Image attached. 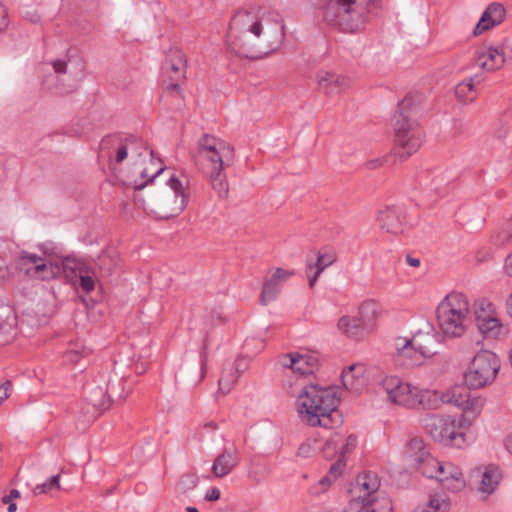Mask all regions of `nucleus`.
I'll return each mask as SVG.
<instances>
[{
    "label": "nucleus",
    "instance_id": "c85d7f7f",
    "mask_svg": "<svg viewBox=\"0 0 512 512\" xmlns=\"http://www.w3.org/2000/svg\"><path fill=\"white\" fill-rule=\"evenodd\" d=\"M364 373L365 367L361 364H353L344 369L341 374L344 387L352 392H360L366 385Z\"/></svg>",
    "mask_w": 512,
    "mask_h": 512
},
{
    "label": "nucleus",
    "instance_id": "c756f323",
    "mask_svg": "<svg viewBox=\"0 0 512 512\" xmlns=\"http://www.w3.org/2000/svg\"><path fill=\"white\" fill-rule=\"evenodd\" d=\"M397 361L402 366H418L424 361L422 355L411 345L408 339H399L396 343Z\"/></svg>",
    "mask_w": 512,
    "mask_h": 512
},
{
    "label": "nucleus",
    "instance_id": "1a4fd4ad",
    "mask_svg": "<svg viewBox=\"0 0 512 512\" xmlns=\"http://www.w3.org/2000/svg\"><path fill=\"white\" fill-rule=\"evenodd\" d=\"M171 191L164 193L155 203H147L136 198V202L143 210L156 218L170 219L180 214L187 205L185 188L178 178L172 176L168 181Z\"/></svg>",
    "mask_w": 512,
    "mask_h": 512
},
{
    "label": "nucleus",
    "instance_id": "a18cd8bd",
    "mask_svg": "<svg viewBox=\"0 0 512 512\" xmlns=\"http://www.w3.org/2000/svg\"><path fill=\"white\" fill-rule=\"evenodd\" d=\"M52 489H60L59 485V475L52 476L49 478L45 483L41 485H37L33 492L35 495L41 494V493H48Z\"/></svg>",
    "mask_w": 512,
    "mask_h": 512
},
{
    "label": "nucleus",
    "instance_id": "a878e982",
    "mask_svg": "<svg viewBox=\"0 0 512 512\" xmlns=\"http://www.w3.org/2000/svg\"><path fill=\"white\" fill-rule=\"evenodd\" d=\"M505 62L504 51L498 47H489L485 51L479 52L476 57L477 65L488 72L502 68Z\"/></svg>",
    "mask_w": 512,
    "mask_h": 512
},
{
    "label": "nucleus",
    "instance_id": "79ce46f5",
    "mask_svg": "<svg viewBox=\"0 0 512 512\" xmlns=\"http://www.w3.org/2000/svg\"><path fill=\"white\" fill-rule=\"evenodd\" d=\"M76 289L85 293H90L95 289V272L88 267L82 275L78 277Z\"/></svg>",
    "mask_w": 512,
    "mask_h": 512
},
{
    "label": "nucleus",
    "instance_id": "338daca9",
    "mask_svg": "<svg viewBox=\"0 0 512 512\" xmlns=\"http://www.w3.org/2000/svg\"><path fill=\"white\" fill-rule=\"evenodd\" d=\"M8 274L7 268L2 263L0 264V279H5Z\"/></svg>",
    "mask_w": 512,
    "mask_h": 512
},
{
    "label": "nucleus",
    "instance_id": "49530a36",
    "mask_svg": "<svg viewBox=\"0 0 512 512\" xmlns=\"http://www.w3.org/2000/svg\"><path fill=\"white\" fill-rule=\"evenodd\" d=\"M88 351L85 347L81 346L78 347V345H75L73 348H70L67 350L64 354V359L66 362L69 363H77L81 356L87 355Z\"/></svg>",
    "mask_w": 512,
    "mask_h": 512
},
{
    "label": "nucleus",
    "instance_id": "f257e3e1",
    "mask_svg": "<svg viewBox=\"0 0 512 512\" xmlns=\"http://www.w3.org/2000/svg\"><path fill=\"white\" fill-rule=\"evenodd\" d=\"M284 34L277 13L269 12L266 16L260 9H239L230 20L226 42L236 54L259 59L274 50Z\"/></svg>",
    "mask_w": 512,
    "mask_h": 512
},
{
    "label": "nucleus",
    "instance_id": "13d9d810",
    "mask_svg": "<svg viewBox=\"0 0 512 512\" xmlns=\"http://www.w3.org/2000/svg\"><path fill=\"white\" fill-rule=\"evenodd\" d=\"M504 271L508 276L512 277V253L505 259Z\"/></svg>",
    "mask_w": 512,
    "mask_h": 512
},
{
    "label": "nucleus",
    "instance_id": "9d476101",
    "mask_svg": "<svg viewBox=\"0 0 512 512\" xmlns=\"http://www.w3.org/2000/svg\"><path fill=\"white\" fill-rule=\"evenodd\" d=\"M421 425L435 441L444 445L461 447L465 442L460 424L451 416L427 414L421 419Z\"/></svg>",
    "mask_w": 512,
    "mask_h": 512
},
{
    "label": "nucleus",
    "instance_id": "7c9ffc66",
    "mask_svg": "<svg viewBox=\"0 0 512 512\" xmlns=\"http://www.w3.org/2000/svg\"><path fill=\"white\" fill-rule=\"evenodd\" d=\"M501 478L502 473L498 466L493 464L485 466L484 471L482 472L481 482L478 487L479 492L485 495L492 494L500 483Z\"/></svg>",
    "mask_w": 512,
    "mask_h": 512
},
{
    "label": "nucleus",
    "instance_id": "aec40b11",
    "mask_svg": "<svg viewBox=\"0 0 512 512\" xmlns=\"http://www.w3.org/2000/svg\"><path fill=\"white\" fill-rule=\"evenodd\" d=\"M405 217L403 211L396 206H388L380 210L377 222L380 229L386 233L398 235L404 231Z\"/></svg>",
    "mask_w": 512,
    "mask_h": 512
},
{
    "label": "nucleus",
    "instance_id": "774afa93",
    "mask_svg": "<svg viewBox=\"0 0 512 512\" xmlns=\"http://www.w3.org/2000/svg\"><path fill=\"white\" fill-rule=\"evenodd\" d=\"M413 512H427V511L423 508V506H419L416 509H414Z\"/></svg>",
    "mask_w": 512,
    "mask_h": 512
},
{
    "label": "nucleus",
    "instance_id": "a211bd4d",
    "mask_svg": "<svg viewBox=\"0 0 512 512\" xmlns=\"http://www.w3.org/2000/svg\"><path fill=\"white\" fill-rule=\"evenodd\" d=\"M279 363L283 368L303 376L314 372L318 366V359L309 353L290 352L280 356Z\"/></svg>",
    "mask_w": 512,
    "mask_h": 512
},
{
    "label": "nucleus",
    "instance_id": "4468645a",
    "mask_svg": "<svg viewBox=\"0 0 512 512\" xmlns=\"http://www.w3.org/2000/svg\"><path fill=\"white\" fill-rule=\"evenodd\" d=\"M469 388L468 385H455L442 393V401L460 408L465 418H475L481 412L483 403L479 398H471Z\"/></svg>",
    "mask_w": 512,
    "mask_h": 512
},
{
    "label": "nucleus",
    "instance_id": "3c124183",
    "mask_svg": "<svg viewBox=\"0 0 512 512\" xmlns=\"http://www.w3.org/2000/svg\"><path fill=\"white\" fill-rule=\"evenodd\" d=\"M51 64L53 66L55 73L64 74L67 72V61L62 60V59H57V60L52 61Z\"/></svg>",
    "mask_w": 512,
    "mask_h": 512
},
{
    "label": "nucleus",
    "instance_id": "c9c22d12",
    "mask_svg": "<svg viewBox=\"0 0 512 512\" xmlns=\"http://www.w3.org/2000/svg\"><path fill=\"white\" fill-rule=\"evenodd\" d=\"M477 327L485 338L499 339L505 334L504 326L498 316L477 323Z\"/></svg>",
    "mask_w": 512,
    "mask_h": 512
},
{
    "label": "nucleus",
    "instance_id": "4c0bfd02",
    "mask_svg": "<svg viewBox=\"0 0 512 512\" xmlns=\"http://www.w3.org/2000/svg\"><path fill=\"white\" fill-rule=\"evenodd\" d=\"M442 462H439L436 458L430 455L428 452L424 455V459L420 463H417L414 468L419 469L420 472L427 478H435L438 475L439 469H441Z\"/></svg>",
    "mask_w": 512,
    "mask_h": 512
},
{
    "label": "nucleus",
    "instance_id": "72a5a7b5",
    "mask_svg": "<svg viewBox=\"0 0 512 512\" xmlns=\"http://www.w3.org/2000/svg\"><path fill=\"white\" fill-rule=\"evenodd\" d=\"M424 359L432 357L436 352L433 346L436 342L435 335L430 333H417L408 339Z\"/></svg>",
    "mask_w": 512,
    "mask_h": 512
},
{
    "label": "nucleus",
    "instance_id": "2f4dec72",
    "mask_svg": "<svg viewBox=\"0 0 512 512\" xmlns=\"http://www.w3.org/2000/svg\"><path fill=\"white\" fill-rule=\"evenodd\" d=\"M415 399V408L414 409H427L434 410L438 409L441 404H444L442 401V393H439L434 390L428 389H420L418 387V393H416Z\"/></svg>",
    "mask_w": 512,
    "mask_h": 512
},
{
    "label": "nucleus",
    "instance_id": "864d4df0",
    "mask_svg": "<svg viewBox=\"0 0 512 512\" xmlns=\"http://www.w3.org/2000/svg\"><path fill=\"white\" fill-rule=\"evenodd\" d=\"M11 386L12 384L10 381L0 384V404L9 397V389Z\"/></svg>",
    "mask_w": 512,
    "mask_h": 512
},
{
    "label": "nucleus",
    "instance_id": "473e14b6",
    "mask_svg": "<svg viewBox=\"0 0 512 512\" xmlns=\"http://www.w3.org/2000/svg\"><path fill=\"white\" fill-rule=\"evenodd\" d=\"M86 400L94 409L93 417H97L111 405V400L107 395V391L102 387H95L91 389L87 393Z\"/></svg>",
    "mask_w": 512,
    "mask_h": 512
},
{
    "label": "nucleus",
    "instance_id": "6e6d98bb",
    "mask_svg": "<svg viewBox=\"0 0 512 512\" xmlns=\"http://www.w3.org/2000/svg\"><path fill=\"white\" fill-rule=\"evenodd\" d=\"M8 27V19L5 10L0 7V32Z\"/></svg>",
    "mask_w": 512,
    "mask_h": 512
},
{
    "label": "nucleus",
    "instance_id": "a19ab883",
    "mask_svg": "<svg viewBox=\"0 0 512 512\" xmlns=\"http://www.w3.org/2000/svg\"><path fill=\"white\" fill-rule=\"evenodd\" d=\"M96 266L100 270L101 276H110L117 267V260L114 256L104 252L98 257Z\"/></svg>",
    "mask_w": 512,
    "mask_h": 512
},
{
    "label": "nucleus",
    "instance_id": "393cba45",
    "mask_svg": "<svg viewBox=\"0 0 512 512\" xmlns=\"http://www.w3.org/2000/svg\"><path fill=\"white\" fill-rule=\"evenodd\" d=\"M336 261V254L333 251H319L315 262L308 260L306 273L309 279V287H314L321 273Z\"/></svg>",
    "mask_w": 512,
    "mask_h": 512
},
{
    "label": "nucleus",
    "instance_id": "0e129e2a",
    "mask_svg": "<svg viewBox=\"0 0 512 512\" xmlns=\"http://www.w3.org/2000/svg\"><path fill=\"white\" fill-rule=\"evenodd\" d=\"M506 309L508 314L512 317V293L509 295V297L506 300Z\"/></svg>",
    "mask_w": 512,
    "mask_h": 512
},
{
    "label": "nucleus",
    "instance_id": "7ed1b4c3",
    "mask_svg": "<svg viewBox=\"0 0 512 512\" xmlns=\"http://www.w3.org/2000/svg\"><path fill=\"white\" fill-rule=\"evenodd\" d=\"M373 4V0H314L315 11L325 25L349 33L364 27Z\"/></svg>",
    "mask_w": 512,
    "mask_h": 512
},
{
    "label": "nucleus",
    "instance_id": "ddd939ff",
    "mask_svg": "<svg viewBox=\"0 0 512 512\" xmlns=\"http://www.w3.org/2000/svg\"><path fill=\"white\" fill-rule=\"evenodd\" d=\"M382 387L391 403L408 409L415 408L417 386L398 376H389L383 380Z\"/></svg>",
    "mask_w": 512,
    "mask_h": 512
},
{
    "label": "nucleus",
    "instance_id": "6e6552de",
    "mask_svg": "<svg viewBox=\"0 0 512 512\" xmlns=\"http://www.w3.org/2000/svg\"><path fill=\"white\" fill-rule=\"evenodd\" d=\"M148 147L141 139L133 135L113 134L107 135L100 142L99 158L107 159L109 165L114 168L121 164L130 154L131 157H141Z\"/></svg>",
    "mask_w": 512,
    "mask_h": 512
},
{
    "label": "nucleus",
    "instance_id": "39448f33",
    "mask_svg": "<svg viewBox=\"0 0 512 512\" xmlns=\"http://www.w3.org/2000/svg\"><path fill=\"white\" fill-rule=\"evenodd\" d=\"M415 109V100L408 95L398 104L394 115L395 144L402 158L411 156L423 143V131L411 118Z\"/></svg>",
    "mask_w": 512,
    "mask_h": 512
},
{
    "label": "nucleus",
    "instance_id": "ea45409f",
    "mask_svg": "<svg viewBox=\"0 0 512 512\" xmlns=\"http://www.w3.org/2000/svg\"><path fill=\"white\" fill-rule=\"evenodd\" d=\"M474 78L460 82L455 88V95L463 102H472L477 95Z\"/></svg>",
    "mask_w": 512,
    "mask_h": 512
},
{
    "label": "nucleus",
    "instance_id": "052dcab7",
    "mask_svg": "<svg viewBox=\"0 0 512 512\" xmlns=\"http://www.w3.org/2000/svg\"><path fill=\"white\" fill-rule=\"evenodd\" d=\"M207 369V353L204 351L201 359V379H203L206 375Z\"/></svg>",
    "mask_w": 512,
    "mask_h": 512
},
{
    "label": "nucleus",
    "instance_id": "e433bc0d",
    "mask_svg": "<svg viewBox=\"0 0 512 512\" xmlns=\"http://www.w3.org/2000/svg\"><path fill=\"white\" fill-rule=\"evenodd\" d=\"M427 453L428 451L426 450L424 441L417 437L412 438L405 449V456L412 468H414L417 463H420Z\"/></svg>",
    "mask_w": 512,
    "mask_h": 512
},
{
    "label": "nucleus",
    "instance_id": "e2e57ef3",
    "mask_svg": "<svg viewBox=\"0 0 512 512\" xmlns=\"http://www.w3.org/2000/svg\"><path fill=\"white\" fill-rule=\"evenodd\" d=\"M31 23H38L40 16L37 12L27 13L25 16Z\"/></svg>",
    "mask_w": 512,
    "mask_h": 512
},
{
    "label": "nucleus",
    "instance_id": "69168bd1",
    "mask_svg": "<svg viewBox=\"0 0 512 512\" xmlns=\"http://www.w3.org/2000/svg\"><path fill=\"white\" fill-rule=\"evenodd\" d=\"M505 447L507 451L512 455V435H509L505 440Z\"/></svg>",
    "mask_w": 512,
    "mask_h": 512
},
{
    "label": "nucleus",
    "instance_id": "4d7b16f0",
    "mask_svg": "<svg viewBox=\"0 0 512 512\" xmlns=\"http://www.w3.org/2000/svg\"><path fill=\"white\" fill-rule=\"evenodd\" d=\"M512 237V234L510 232H501L499 233L497 236H496V242L498 244H504L506 243L507 241L510 240V238Z\"/></svg>",
    "mask_w": 512,
    "mask_h": 512
},
{
    "label": "nucleus",
    "instance_id": "9b49d317",
    "mask_svg": "<svg viewBox=\"0 0 512 512\" xmlns=\"http://www.w3.org/2000/svg\"><path fill=\"white\" fill-rule=\"evenodd\" d=\"M500 369V359L488 350L478 352L465 373L466 384L474 389L483 388L491 384Z\"/></svg>",
    "mask_w": 512,
    "mask_h": 512
},
{
    "label": "nucleus",
    "instance_id": "0eeeda50",
    "mask_svg": "<svg viewBox=\"0 0 512 512\" xmlns=\"http://www.w3.org/2000/svg\"><path fill=\"white\" fill-rule=\"evenodd\" d=\"M437 323L446 337L460 338L466 332L470 304L468 298L459 292L448 294L436 310Z\"/></svg>",
    "mask_w": 512,
    "mask_h": 512
},
{
    "label": "nucleus",
    "instance_id": "f03ea898",
    "mask_svg": "<svg viewBox=\"0 0 512 512\" xmlns=\"http://www.w3.org/2000/svg\"><path fill=\"white\" fill-rule=\"evenodd\" d=\"M234 156V148L221 138L204 134L198 140L197 164L213 191L221 199L227 198L229 194V183L224 170L233 163Z\"/></svg>",
    "mask_w": 512,
    "mask_h": 512
},
{
    "label": "nucleus",
    "instance_id": "f704fd0d",
    "mask_svg": "<svg viewBox=\"0 0 512 512\" xmlns=\"http://www.w3.org/2000/svg\"><path fill=\"white\" fill-rule=\"evenodd\" d=\"M62 266L66 280L73 286H77L78 277L88 268L84 262L73 258H66Z\"/></svg>",
    "mask_w": 512,
    "mask_h": 512
},
{
    "label": "nucleus",
    "instance_id": "8fccbe9b",
    "mask_svg": "<svg viewBox=\"0 0 512 512\" xmlns=\"http://www.w3.org/2000/svg\"><path fill=\"white\" fill-rule=\"evenodd\" d=\"M313 452H314V448H313L311 442L306 441L299 446L297 454L299 456L308 458L313 454Z\"/></svg>",
    "mask_w": 512,
    "mask_h": 512
},
{
    "label": "nucleus",
    "instance_id": "f8f14e48",
    "mask_svg": "<svg viewBox=\"0 0 512 512\" xmlns=\"http://www.w3.org/2000/svg\"><path fill=\"white\" fill-rule=\"evenodd\" d=\"M16 268L25 275L42 281L53 279L60 272L58 265L48 263L45 258L28 252H22L19 255Z\"/></svg>",
    "mask_w": 512,
    "mask_h": 512
},
{
    "label": "nucleus",
    "instance_id": "f3484780",
    "mask_svg": "<svg viewBox=\"0 0 512 512\" xmlns=\"http://www.w3.org/2000/svg\"><path fill=\"white\" fill-rule=\"evenodd\" d=\"M318 89L326 95H339L350 88L351 79L330 70H319L315 74Z\"/></svg>",
    "mask_w": 512,
    "mask_h": 512
},
{
    "label": "nucleus",
    "instance_id": "58836bf2",
    "mask_svg": "<svg viewBox=\"0 0 512 512\" xmlns=\"http://www.w3.org/2000/svg\"><path fill=\"white\" fill-rule=\"evenodd\" d=\"M476 323L497 316L494 305L486 298L479 299L474 304Z\"/></svg>",
    "mask_w": 512,
    "mask_h": 512
},
{
    "label": "nucleus",
    "instance_id": "20e7f679",
    "mask_svg": "<svg viewBox=\"0 0 512 512\" xmlns=\"http://www.w3.org/2000/svg\"><path fill=\"white\" fill-rule=\"evenodd\" d=\"M340 402L338 388L304 386L297 395L298 413L302 421L310 426L332 428L337 422L334 414Z\"/></svg>",
    "mask_w": 512,
    "mask_h": 512
},
{
    "label": "nucleus",
    "instance_id": "412c9836",
    "mask_svg": "<svg viewBox=\"0 0 512 512\" xmlns=\"http://www.w3.org/2000/svg\"><path fill=\"white\" fill-rule=\"evenodd\" d=\"M240 463V452L232 444L225 446L223 451L215 458L212 465V473L217 478L229 475Z\"/></svg>",
    "mask_w": 512,
    "mask_h": 512
},
{
    "label": "nucleus",
    "instance_id": "bb28decb",
    "mask_svg": "<svg viewBox=\"0 0 512 512\" xmlns=\"http://www.w3.org/2000/svg\"><path fill=\"white\" fill-rule=\"evenodd\" d=\"M342 512H393V505L390 498H381L369 502L351 499Z\"/></svg>",
    "mask_w": 512,
    "mask_h": 512
},
{
    "label": "nucleus",
    "instance_id": "de8ad7c7",
    "mask_svg": "<svg viewBox=\"0 0 512 512\" xmlns=\"http://www.w3.org/2000/svg\"><path fill=\"white\" fill-rule=\"evenodd\" d=\"M21 497V493L17 489H12L8 495H5L2 498V502L7 505V511L8 512H16L17 511V505L15 503L16 499H19Z\"/></svg>",
    "mask_w": 512,
    "mask_h": 512
},
{
    "label": "nucleus",
    "instance_id": "680f3d73",
    "mask_svg": "<svg viewBox=\"0 0 512 512\" xmlns=\"http://www.w3.org/2000/svg\"><path fill=\"white\" fill-rule=\"evenodd\" d=\"M406 263L411 267H419L420 266V260L418 258H414L410 255L406 256Z\"/></svg>",
    "mask_w": 512,
    "mask_h": 512
},
{
    "label": "nucleus",
    "instance_id": "423d86ee",
    "mask_svg": "<svg viewBox=\"0 0 512 512\" xmlns=\"http://www.w3.org/2000/svg\"><path fill=\"white\" fill-rule=\"evenodd\" d=\"M356 446V436L345 437L340 433H334L325 442L322 449L323 455L329 460L335 459V462L330 466L328 474L310 487L311 495H320L327 491L332 482L343 473L346 467V457L353 452Z\"/></svg>",
    "mask_w": 512,
    "mask_h": 512
},
{
    "label": "nucleus",
    "instance_id": "5fc2aeb1",
    "mask_svg": "<svg viewBox=\"0 0 512 512\" xmlns=\"http://www.w3.org/2000/svg\"><path fill=\"white\" fill-rule=\"evenodd\" d=\"M220 498V490L216 487L209 489L205 495V500L216 501Z\"/></svg>",
    "mask_w": 512,
    "mask_h": 512
},
{
    "label": "nucleus",
    "instance_id": "2eb2a0df",
    "mask_svg": "<svg viewBox=\"0 0 512 512\" xmlns=\"http://www.w3.org/2000/svg\"><path fill=\"white\" fill-rule=\"evenodd\" d=\"M378 312L379 306L375 301H365L359 308L360 317H341L338 321V329L350 337H358L361 335L366 322L374 319Z\"/></svg>",
    "mask_w": 512,
    "mask_h": 512
},
{
    "label": "nucleus",
    "instance_id": "09e8293b",
    "mask_svg": "<svg viewBox=\"0 0 512 512\" xmlns=\"http://www.w3.org/2000/svg\"><path fill=\"white\" fill-rule=\"evenodd\" d=\"M269 474V468L264 466L262 469H252L248 472V479L253 484H259L261 483Z\"/></svg>",
    "mask_w": 512,
    "mask_h": 512
},
{
    "label": "nucleus",
    "instance_id": "bf43d9fd",
    "mask_svg": "<svg viewBox=\"0 0 512 512\" xmlns=\"http://www.w3.org/2000/svg\"><path fill=\"white\" fill-rule=\"evenodd\" d=\"M163 170H164V167H160L159 169H157V170L155 171V173L149 177V180H148V181H146L145 183H141V184H139V185H136V186H135V189H136V190H141V189H143V188L147 185V183H148L149 181H153V179H154L156 176H158L161 172H163Z\"/></svg>",
    "mask_w": 512,
    "mask_h": 512
},
{
    "label": "nucleus",
    "instance_id": "c03bdc74",
    "mask_svg": "<svg viewBox=\"0 0 512 512\" xmlns=\"http://www.w3.org/2000/svg\"><path fill=\"white\" fill-rule=\"evenodd\" d=\"M236 373L237 371L235 373L231 371L230 373L223 375L219 379L218 384L220 392H222L223 394H227L230 392L232 386L236 383L238 378V375Z\"/></svg>",
    "mask_w": 512,
    "mask_h": 512
},
{
    "label": "nucleus",
    "instance_id": "37998d69",
    "mask_svg": "<svg viewBox=\"0 0 512 512\" xmlns=\"http://www.w3.org/2000/svg\"><path fill=\"white\" fill-rule=\"evenodd\" d=\"M423 508L427 512H446L447 504L439 495H431L428 503Z\"/></svg>",
    "mask_w": 512,
    "mask_h": 512
},
{
    "label": "nucleus",
    "instance_id": "dca6fc26",
    "mask_svg": "<svg viewBox=\"0 0 512 512\" xmlns=\"http://www.w3.org/2000/svg\"><path fill=\"white\" fill-rule=\"evenodd\" d=\"M380 479L374 472H363L359 474L352 485L350 493L352 499H358L361 502H369L388 498L383 492L379 491Z\"/></svg>",
    "mask_w": 512,
    "mask_h": 512
},
{
    "label": "nucleus",
    "instance_id": "b1692460",
    "mask_svg": "<svg viewBox=\"0 0 512 512\" xmlns=\"http://www.w3.org/2000/svg\"><path fill=\"white\" fill-rule=\"evenodd\" d=\"M436 479L447 490L457 492L465 487L463 473L459 467L450 462H442Z\"/></svg>",
    "mask_w": 512,
    "mask_h": 512
},
{
    "label": "nucleus",
    "instance_id": "5701e85b",
    "mask_svg": "<svg viewBox=\"0 0 512 512\" xmlns=\"http://www.w3.org/2000/svg\"><path fill=\"white\" fill-rule=\"evenodd\" d=\"M506 17V10L502 4L491 3L483 12L478 23L474 27L473 35L479 36L482 33L500 25Z\"/></svg>",
    "mask_w": 512,
    "mask_h": 512
},
{
    "label": "nucleus",
    "instance_id": "603ef678",
    "mask_svg": "<svg viewBox=\"0 0 512 512\" xmlns=\"http://www.w3.org/2000/svg\"><path fill=\"white\" fill-rule=\"evenodd\" d=\"M388 158H389L388 156H385L382 158H376V159L369 160L366 163V166L368 169H376L378 167H382L385 163L388 162Z\"/></svg>",
    "mask_w": 512,
    "mask_h": 512
},
{
    "label": "nucleus",
    "instance_id": "4be33fe9",
    "mask_svg": "<svg viewBox=\"0 0 512 512\" xmlns=\"http://www.w3.org/2000/svg\"><path fill=\"white\" fill-rule=\"evenodd\" d=\"M167 64L171 70V74L169 75L171 82L165 86V90L176 92L180 95L178 82L186 76V59L184 53L179 49H171Z\"/></svg>",
    "mask_w": 512,
    "mask_h": 512
},
{
    "label": "nucleus",
    "instance_id": "cd10ccee",
    "mask_svg": "<svg viewBox=\"0 0 512 512\" xmlns=\"http://www.w3.org/2000/svg\"><path fill=\"white\" fill-rule=\"evenodd\" d=\"M17 317L9 306L0 305V345L9 343L16 335Z\"/></svg>",
    "mask_w": 512,
    "mask_h": 512
},
{
    "label": "nucleus",
    "instance_id": "6ab92c4d",
    "mask_svg": "<svg viewBox=\"0 0 512 512\" xmlns=\"http://www.w3.org/2000/svg\"><path fill=\"white\" fill-rule=\"evenodd\" d=\"M294 275L293 271L276 268L270 277H266L263 283V289L259 301L262 305H267L275 300L281 291L282 285Z\"/></svg>",
    "mask_w": 512,
    "mask_h": 512
}]
</instances>
